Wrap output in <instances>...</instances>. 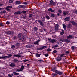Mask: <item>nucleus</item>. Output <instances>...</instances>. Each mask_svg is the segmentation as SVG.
<instances>
[{"instance_id": "obj_1", "label": "nucleus", "mask_w": 77, "mask_h": 77, "mask_svg": "<svg viewBox=\"0 0 77 77\" xmlns=\"http://www.w3.org/2000/svg\"><path fill=\"white\" fill-rule=\"evenodd\" d=\"M64 54H61L60 56H58L57 57V58L56 59V60L57 61H60L62 58V57H63V56H64Z\"/></svg>"}, {"instance_id": "obj_2", "label": "nucleus", "mask_w": 77, "mask_h": 77, "mask_svg": "<svg viewBox=\"0 0 77 77\" xmlns=\"http://www.w3.org/2000/svg\"><path fill=\"white\" fill-rule=\"evenodd\" d=\"M20 35L18 36V38H20V40H21L23 41H25V38L24 37H23L21 33H20Z\"/></svg>"}, {"instance_id": "obj_3", "label": "nucleus", "mask_w": 77, "mask_h": 77, "mask_svg": "<svg viewBox=\"0 0 77 77\" xmlns=\"http://www.w3.org/2000/svg\"><path fill=\"white\" fill-rule=\"evenodd\" d=\"M52 71L54 72H55V73L59 74L60 75H61L62 74V72H61L60 71H59L55 70H54L53 69H52Z\"/></svg>"}, {"instance_id": "obj_4", "label": "nucleus", "mask_w": 77, "mask_h": 77, "mask_svg": "<svg viewBox=\"0 0 77 77\" xmlns=\"http://www.w3.org/2000/svg\"><path fill=\"white\" fill-rule=\"evenodd\" d=\"M60 41L62 42H64L66 43H69L70 42V41L68 39H65V40L60 39Z\"/></svg>"}, {"instance_id": "obj_5", "label": "nucleus", "mask_w": 77, "mask_h": 77, "mask_svg": "<svg viewBox=\"0 0 77 77\" xmlns=\"http://www.w3.org/2000/svg\"><path fill=\"white\" fill-rule=\"evenodd\" d=\"M24 66H21V68L19 69H17V71L19 72V71H22L24 69Z\"/></svg>"}, {"instance_id": "obj_6", "label": "nucleus", "mask_w": 77, "mask_h": 77, "mask_svg": "<svg viewBox=\"0 0 77 77\" xmlns=\"http://www.w3.org/2000/svg\"><path fill=\"white\" fill-rule=\"evenodd\" d=\"M77 38V37L75 36V37H73V36L72 35H69V36H67V39H72V38Z\"/></svg>"}, {"instance_id": "obj_7", "label": "nucleus", "mask_w": 77, "mask_h": 77, "mask_svg": "<svg viewBox=\"0 0 77 77\" xmlns=\"http://www.w3.org/2000/svg\"><path fill=\"white\" fill-rule=\"evenodd\" d=\"M18 7L20 8H26V7L25 6L23 5H20L18 6Z\"/></svg>"}, {"instance_id": "obj_8", "label": "nucleus", "mask_w": 77, "mask_h": 77, "mask_svg": "<svg viewBox=\"0 0 77 77\" xmlns=\"http://www.w3.org/2000/svg\"><path fill=\"white\" fill-rule=\"evenodd\" d=\"M48 41L49 42H50L52 43H54L56 42L55 40L54 39H50L48 40Z\"/></svg>"}, {"instance_id": "obj_9", "label": "nucleus", "mask_w": 77, "mask_h": 77, "mask_svg": "<svg viewBox=\"0 0 77 77\" xmlns=\"http://www.w3.org/2000/svg\"><path fill=\"white\" fill-rule=\"evenodd\" d=\"M12 7L11 6H7L6 8H5V9L7 10V11L10 10V9L12 8Z\"/></svg>"}, {"instance_id": "obj_10", "label": "nucleus", "mask_w": 77, "mask_h": 77, "mask_svg": "<svg viewBox=\"0 0 77 77\" xmlns=\"http://www.w3.org/2000/svg\"><path fill=\"white\" fill-rule=\"evenodd\" d=\"M66 26L67 28H71L72 27V26L71 24H67Z\"/></svg>"}, {"instance_id": "obj_11", "label": "nucleus", "mask_w": 77, "mask_h": 77, "mask_svg": "<svg viewBox=\"0 0 77 77\" xmlns=\"http://www.w3.org/2000/svg\"><path fill=\"white\" fill-rule=\"evenodd\" d=\"M10 66L11 67H15V64L13 63H11L10 65Z\"/></svg>"}, {"instance_id": "obj_12", "label": "nucleus", "mask_w": 77, "mask_h": 77, "mask_svg": "<svg viewBox=\"0 0 77 77\" xmlns=\"http://www.w3.org/2000/svg\"><path fill=\"white\" fill-rule=\"evenodd\" d=\"M8 57L7 56H2V57H0V59H4V58H8Z\"/></svg>"}, {"instance_id": "obj_13", "label": "nucleus", "mask_w": 77, "mask_h": 77, "mask_svg": "<svg viewBox=\"0 0 77 77\" xmlns=\"http://www.w3.org/2000/svg\"><path fill=\"white\" fill-rule=\"evenodd\" d=\"M59 25L58 24H56L55 26V29L56 30H58V27Z\"/></svg>"}, {"instance_id": "obj_14", "label": "nucleus", "mask_w": 77, "mask_h": 77, "mask_svg": "<svg viewBox=\"0 0 77 77\" xmlns=\"http://www.w3.org/2000/svg\"><path fill=\"white\" fill-rule=\"evenodd\" d=\"M22 13L20 11H18V12H16L14 13L15 14L17 15L18 14H21Z\"/></svg>"}, {"instance_id": "obj_15", "label": "nucleus", "mask_w": 77, "mask_h": 77, "mask_svg": "<svg viewBox=\"0 0 77 77\" xmlns=\"http://www.w3.org/2000/svg\"><path fill=\"white\" fill-rule=\"evenodd\" d=\"M67 14H68V11H63V14L64 15H66Z\"/></svg>"}, {"instance_id": "obj_16", "label": "nucleus", "mask_w": 77, "mask_h": 77, "mask_svg": "<svg viewBox=\"0 0 77 77\" xmlns=\"http://www.w3.org/2000/svg\"><path fill=\"white\" fill-rule=\"evenodd\" d=\"M38 22H39V23H40V24L41 26H44L43 23H42V22H41V21L40 20H39Z\"/></svg>"}, {"instance_id": "obj_17", "label": "nucleus", "mask_w": 77, "mask_h": 77, "mask_svg": "<svg viewBox=\"0 0 77 77\" xmlns=\"http://www.w3.org/2000/svg\"><path fill=\"white\" fill-rule=\"evenodd\" d=\"M69 19H70V18L69 17H67L66 18H65V19H64V20H65V21H69Z\"/></svg>"}, {"instance_id": "obj_18", "label": "nucleus", "mask_w": 77, "mask_h": 77, "mask_svg": "<svg viewBox=\"0 0 77 77\" xmlns=\"http://www.w3.org/2000/svg\"><path fill=\"white\" fill-rule=\"evenodd\" d=\"M40 41V40H38L37 41H36L34 42V44L35 45H36V44L38 45V42H39Z\"/></svg>"}, {"instance_id": "obj_19", "label": "nucleus", "mask_w": 77, "mask_h": 77, "mask_svg": "<svg viewBox=\"0 0 77 77\" xmlns=\"http://www.w3.org/2000/svg\"><path fill=\"white\" fill-rule=\"evenodd\" d=\"M63 27L64 29L66 30V25L64 24H63Z\"/></svg>"}, {"instance_id": "obj_20", "label": "nucleus", "mask_w": 77, "mask_h": 77, "mask_svg": "<svg viewBox=\"0 0 77 77\" xmlns=\"http://www.w3.org/2000/svg\"><path fill=\"white\" fill-rule=\"evenodd\" d=\"M71 23L73 25H76L77 24V23L73 21H72Z\"/></svg>"}, {"instance_id": "obj_21", "label": "nucleus", "mask_w": 77, "mask_h": 77, "mask_svg": "<svg viewBox=\"0 0 77 77\" xmlns=\"http://www.w3.org/2000/svg\"><path fill=\"white\" fill-rule=\"evenodd\" d=\"M16 3L17 4H21V2L20 1H17L16 2Z\"/></svg>"}, {"instance_id": "obj_22", "label": "nucleus", "mask_w": 77, "mask_h": 77, "mask_svg": "<svg viewBox=\"0 0 77 77\" xmlns=\"http://www.w3.org/2000/svg\"><path fill=\"white\" fill-rule=\"evenodd\" d=\"M14 56L15 57H21V55L17 54V55H14Z\"/></svg>"}, {"instance_id": "obj_23", "label": "nucleus", "mask_w": 77, "mask_h": 77, "mask_svg": "<svg viewBox=\"0 0 77 77\" xmlns=\"http://www.w3.org/2000/svg\"><path fill=\"white\" fill-rule=\"evenodd\" d=\"M13 74L14 75H19V73H17L16 72H14Z\"/></svg>"}, {"instance_id": "obj_24", "label": "nucleus", "mask_w": 77, "mask_h": 77, "mask_svg": "<svg viewBox=\"0 0 77 77\" xmlns=\"http://www.w3.org/2000/svg\"><path fill=\"white\" fill-rule=\"evenodd\" d=\"M64 33V31L63 30L62 31V32H61V33H60V34L61 35H63V34Z\"/></svg>"}, {"instance_id": "obj_25", "label": "nucleus", "mask_w": 77, "mask_h": 77, "mask_svg": "<svg viewBox=\"0 0 77 77\" xmlns=\"http://www.w3.org/2000/svg\"><path fill=\"white\" fill-rule=\"evenodd\" d=\"M40 54H36V56H37V57H40Z\"/></svg>"}, {"instance_id": "obj_26", "label": "nucleus", "mask_w": 77, "mask_h": 77, "mask_svg": "<svg viewBox=\"0 0 77 77\" xmlns=\"http://www.w3.org/2000/svg\"><path fill=\"white\" fill-rule=\"evenodd\" d=\"M47 48V46H42L41 48V49H42L44 48Z\"/></svg>"}, {"instance_id": "obj_27", "label": "nucleus", "mask_w": 77, "mask_h": 77, "mask_svg": "<svg viewBox=\"0 0 77 77\" xmlns=\"http://www.w3.org/2000/svg\"><path fill=\"white\" fill-rule=\"evenodd\" d=\"M46 18L47 19H48V20L49 19H50V17H49V16H46Z\"/></svg>"}, {"instance_id": "obj_28", "label": "nucleus", "mask_w": 77, "mask_h": 77, "mask_svg": "<svg viewBox=\"0 0 77 77\" xmlns=\"http://www.w3.org/2000/svg\"><path fill=\"white\" fill-rule=\"evenodd\" d=\"M7 33L8 34H10L11 33V31H9V32H7Z\"/></svg>"}, {"instance_id": "obj_29", "label": "nucleus", "mask_w": 77, "mask_h": 77, "mask_svg": "<svg viewBox=\"0 0 77 77\" xmlns=\"http://www.w3.org/2000/svg\"><path fill=\"white\" fill-rule=\"evenodd\" d=\"M54 2H52V3H50V5H54Z\"/></svg>"}, {"instance_id": "obj_30", "label": "nucleus", "mask_w": 77, "mask_h": 77, "mask_svg": "<svg viewBox=\"0 0 77 77\" xmlns=\"http://www.w3.org/2000/svg\"><path fill=\"white\" fill-rule=\"evenodd\" d=\"M9 3H13V1L12 0H10L9 1Z\"/></svg>"}, {"instance_id": "obj_31", "label": "nucleus", "mask_w": 77, "mask_h": 77, "mask_svg": "<svg viewBox=\"0 0 77 77\" xmlns=\"http://www.w3.org/2000/svg\"><path fill=\"white\" fill-rule=\"evenodd\" d=\"M75 47H74V46H72L71 47V48L72 49V50H74L75 49Z\"/></svg>"}, {"instance_id": "obj_32", "label": "nucleus", "mask_w": 77, "mask_h": 77, "mask_svg": "<svg viewBox=\"0 0 77 77\" xmlns=\"http://www.w3.org/2000/svg\"><path fill=\"white\" fill-rule=\"evenodd\" d=\"M6 24L7 25H8L10 24V23L9 21H7L6 22Z\"/></svg>"}, {"instance_id": "obj_33", "label": "nucleus", "mask_w": 77, "mask_h": 77, "mask_svg": "<svg viewBox=\"0 0 77 77\" xmlns=\"http://www.w3.org/2000/svg\"><path fill=\"white\" fill-rule=\"evenodd\" d=\"M51 50L50 49H47V51H51Z\"/></svg>"}, {"instance_id": "obj_34", "label": "nucleus", "mask_w": 77, "mask_h": 77, "mask_svg": "<svg viewBox=\"0 0 77 77\" xmlns=\"http://www.w3.org/2000/svg\"><path fill=\"white\" fill-rule=\"evenodd\" d=\"M34 30L35 31H37L38 30V29L36 27H35L34 28Z\"/></svg>"}, {"instance_id": "obj_35", "label": "nucleus", "mask_w": 77, "mask_h": 77, "mask_svg": "<svg viewBox=\"0 0 77 77\" xmlns=\"http://www.w3.org/2000/svg\"><path fill=\"white\" fill-rule=\"evenodd\" d=\"M6 11H1V13H6Z\"/></svg>"}, {"instance_id": "obj_36", "label": "nucleus", "mask_w": 77, "mask_h": 77, "mask_svg": "<svg viewBox=\"0 0 77 77\" xmlns=\"http://www.w3.org/2000/svg\"><path fill=\"white\" fill-rule=\"evenodd\" d=\"M22 12L23 13L25 14L26 12V11H23Z\"/></svg>"}, {"instance_id": "obj_37", "label": "nucleus", "mask_w": 77, "mask_h": 77, "mask_svg": "<svg viewBox=\"0 0 77 77\" xmlns=\"http://www.w3.org/2000/svg\"><path fill=\"white\" fill-rule=\"evenodd\" d=\"M15 47V46H14L13 45L12 46H11V48H14Z\"/></svg>"}, {"instance_id": "obj_38", "label": "nucleus", "mask_w": 77, "mask_h": 77, "mask_svg": "<svg viewBox=\"0 0 77 77\" xmlns=\"http://www.w3.org/2000/svg\"><path fill=\"white\" fill-rule=\"evenodd\" d=\"M56 75V74H54V73L52 74V75H53V76H55Z\"/></svg>"}, {"instance_id": "obj_39", "label": "nucleus", "mask_w": 77, "mask_h": 77, "mask_svg": "<svg viewBox=\"0 0 77 77\" xmlns=\"http://www.w3.org/2000/svg\"><path fill=\"white\" fill-rule=\"evenodd\" d=\"M51 16L52 17H54L55 16H54V14H52L51 15Z\"/></svg>"}, {"instance_id": "obj_40", "label": "nucleus", "mask_w": 77, "mask_h": 77, "mask_svg": "<svg viewBox=\"0 0 77 77\" xmlns=\"http://www.w3.org/2000/svg\"><path fill=\"white\" fill-rule=\"evenodd\" d=\"M52 9L51 8H50L48 9V11H51L52 10Z\"/></svg>"}, {"instance_id": "obj_41", "label": "nucleus", "mask_w": 77, "mask_h": 77, "mask_svg": "<svg viewBox=\"0 0 77 77\" xmlns=\"http://www.w3.org/2000/svg\"><path fill=\"white\" fill-rule=\"evenodd\" d=\"M45 57H48V54H45Z\"/></svg>"}, {"instance_id": "obj_42", "label": "nucleus", "mask_w": 77, "mask_h": 77, "mask_svg": "<svg viewBox=\"0 0 77 77\" xmlns=\"http://www.w3.org/2000/svg\"><path fill=\"white\" fill-rule=\"evenodd\" d=\"M19 54H22V52H21V51H20L19 52Z\"/></svg>"}, {"instance_id": "obj_43", "label": "nucleus", "mask_w": 77, "mask_h": 77, "mask_svg": "<svg viewBox=\"0 0 77 77\" xmlns=\"http://www.w3.org/2000/svg\"><path fill=\"white\" fill-rule=\"evenodd\" d=\"M29 16L30 17H32V14H31L29 15Z\"/></svg>"}, {"instance_id": "obj_44", "label": "nucleus", "mask_w": 77, "mask_h": 77, "mask_svg": "<svg viewBox=\"0 0 77 77\" xmlns=\"http://www.w3.org/2000/svg\"><path fill=\"white\" fill-rule=\"evenodd\" d=\"M23 4H25V5H26V4H27V2H24L23 3Z\"/></svg>"}, {"instance_id": "obj_45", "label": "nucleus", "mask_w": 77, "mask_h": 77, "mask_svg": "<svg viewBox=\"0 0 77 77\" xmlns=\"http://www.w3.org/2000/svg\"><path fill=\"white\" fill-rule=\"evenodd\" d=\"M58 12L60 13H61L62 12V11L61 10H58Z\"/></svg>"}, {"instance_id": "obj_46", "label": "nucleus", "mask_w": 77, "mask_h": 77, "mask_svg": "<svg viewBox=\"0 0 77 77\" xmlns=\"http://www.w3.org/2000/svg\"><path fill=\"white\" fill-rule=\"evenodd\" d=\"M8 76L9 77H12L11 75L9 74Z\"/></svg>"}, {"instance_id": "obj_47", "label": "nucleus", "mask_w": 77, "mask_h": 77, "mask_svg": "<svg viewBox=\"0 0 77 77\" xmlns=\"http://www.w3.org/2000/svg\"><path fill=\"white\" fill-rule=\"evenodd\" d=\"M16 45L17 46H19V43H16Z\"/></svg>"}, {"instance_id": "obj_48", "label": "nucleus", "mask_w": 77, "mask_h": 77, "mask_svg": "<svg viewBox=\"0 0 77 77\" xmlns=\"http://www.w3.org/2000/svg\"><path fill=\"white\" fill-rule=\"evenodd\" d=\"M8 56L9 57H11L12 56V55H11L9 54L8 55Z\"/></svg>"}, {"instance_id": "obj_49", "label": "nucleus", "mask_w": 77, "mask_h": 77, "mask_svg": "<svg viewBox=\"0 0 77 77\" xmlns=\"http://www.w3.org/2000/svg\"><path fill=\"white\" fill-rule=\"evenodd\" d=\"M57 52L56 50H54L53 51V52L54 53H56Z\"/></svg>"}, {"instance_id": "obj_50", "label": "nucleus", "mask_w": 77, "mask_h": 77, "mask_svg": "<svg viewBox=\"0 0 77 77\" xmlns=\"http://www.w3.org/2000/svg\"><path fill=\"white\" fill-rule=\"evenodd\" d=\"M53 2V1H50V3H52Z\"/></svg>"}, {"instance_id": "obj_51", "label": "nucleus", "mask_w": 77, "mask_h": 77, "mask_svg": "<svg viewBox=\"0 0 77 77\" xmlns=\"http://www.w3.org/2000/svg\"><path fill=\"white\" fill-rule=\"evenodd\" d=\"M26 47L27 48H30V46H29V45H27L26 46Z\"/></svg>"}, {"instance_id": "obj_52", "label": "nucleus", "mask_w": 77, "mask_h": 77, "mask_svg": "<svg viewBox=\"0 0 77 77\" xmlns=\"http://www.w3.org/2000/svg\"><path fill=\"white\" fill-rule=\"evenodd\" d=\"M23 61L24 62H26V61H27V60L26 59H25L23 60Z\"/></svg>"}, {"instance_id": "obj_53", "label": "nucleus", "mask_w": 77, "mask_h": 77, "mask_svg": "<svg viewBox=\"0 0 77 77\" xmlns=\"http://www.w3.org/2000/svg\"><path fill=\"white\" fill-rule=\"evenodd\" d=\"M3 5L2 4H0V6H3Z\"/></svg>"}, {"instance_id": "obj_54", "label": "nucleus", "mask_w": 77, "mask_h": 77, "mask_svg": "<svg viewBox=\"0 0 77 77\" xmlns=\"http://www.w3.org/2000/svg\"><path fill=\"white\" fill-rule=\"evenodd\" d=\"M51 11L52 12H54V10H52Z\"/></svg>"}, {"instance_id": "obj_55", "label": "nucleus", "mask_w": 77, "mask_h": 77, "mask_svg": "<svg viewBox=\"0 0 77 77\" xmlns=\"http://www.w3.org/2000/svg\"><path fill=\"white\" fill-rule=\"evenodd\" d=\"M41 32H43V30H41V29L39 30Z\"/></svg>"}, {"instance_id": "obj_56", "label": "nucleus", "mask_w": 77, "mask_h": 77, "mask_svg": "<svg viewBox=\"0 0 77 77\" xmlns=\"http://www.w3.org/2000/svg\"><path fill=\"white\" fill-rule=\"evenodd\" d=\"M27 66L28 67H29V64H27Z\"/></svg>"}, {"instance_id": "obj_57", "label": "nucleus", "mask_w": 77, "mask_h": 77, "mask_svg": "<svg viewBox=\"0 0 77 77\" xmlns=\"http://www.w3.org/2000/svg\"><path fill=\"white\" fill-rule=\"evenodd\" d=\"M39 61H40V62H41L42 61H43L42 60H39Z\"/></svg>"}, {"instance_id": "obj_58", "label": "nucleus", "mask_w": 77, "mask_h": 77, "mask_svg": "<svg viewBox=\"0 0 77 77\" xmlns=\"http://www.w3.org/2000/svg\"><path fill=\"white\" fill-rule=\"evenodd\" d=\"M75 13L77 14V10H76V11H75Z\"/></svg>"}, {"instance_id": "obj_59", "label": "nucleus", "mask_w": 77, "mask_h": 77, "mask_svg": "<svg viewBox=\"0 0 77 77\" xmlns=\"http://www.w3.org/2000/svg\"><path fill=\"white\" fill-rule=\"evenodd\" d=\"M2 8H0V10H2Z\"/></svg>"}, {"instance_id": "obj_60", "label": "nucleus", "mask_w": 77, "mask_h": 77, "mask_svg": "<svg viewBox=\"0 0 77 77\" xmlns=\"http://www.w3.org/2000/svg\"><path fill=\"white\" fill-rule=\"evenodd\" d=\"M0 25L2 26H3V25L2 24V23L0 24Z\"/></svg>"}, {"instance_id": "obj_61", "label": "nucleus", "mask_w": 77, "mask_h": 77, "mask_svg": "<svg viewBox=\"0 0 77 77\" xmlns=\"http://www.w3.org/2000/svg\"><path fill=\"white\" fill-rule=\"evenodd\" d=\"M57 15H59V14H57Z\"/></svg>"}, {"instance_id": "obj_62", "label": "nucleus", "mask_w": 77, "mask_h": 77, "mask_svg": "<svg viewBox=\"0 0 77 77\" xmlns=\"http://www.w3.org/2000/svg\"><path fill=\"white\" fill-rule=\"evenodd\" d=\"M55 47H57V46L55 45Z\"/></svg>"}, {"instance_id": "obj_63", "label": "nucleus", "mask_w": 77, "mask_h": 77, "mask_svg": "<svg viewBox=\"0 0 77 77\" xmlns=\"http://www.w3.org/2000/svg\"><path fill=\"white\" fill-rule=\"evenodd\" d=\"M43 30H44V31H45V29H44Z\"/></svg>"}, {"instance_id": "obj_64", "label": "nucleus", "mask_w": 77, "mask_h": 77, "mask_svg": "<svg viewBox=\"0 0 77 77\" xmlns=\"http://www.w3.org/2000/svg\"><path fill=\"white\" fill-rule=\"evenodd\" d=\"M75 68H76V69H77V67H76Z\"/></svg>"}]
</instances>
